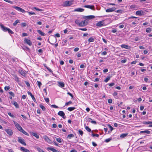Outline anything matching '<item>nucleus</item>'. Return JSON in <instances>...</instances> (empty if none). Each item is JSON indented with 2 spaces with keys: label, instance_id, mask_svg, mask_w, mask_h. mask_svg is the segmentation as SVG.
Here are the masks:
<instances>
[{
  "label": "nucleus",
  "instance_id": "052dcab7",
  "mask_svg": "<svg viewBox=\"0 0 152 152\" xmlns=\"http://www.w3.org/2000/svg\"><path fill=\"white\" fill-rule=\"evenodd\" d=\"M92 136L93 137L96 136L98 137H99V135L98 134H92Z\"/></svg>",
  "mask_w": 152,
  "mask_h": 152
},
{
  "label": "nucleus",
  "instance_id": "4c0bfd02",
  "mask_svg": "<svg viewBox=\"0 0 152 152\" xmlns=\"http://www.w3.org/2000/svg\"><path fill=\"white\" fill-rule=\"evenodd\" d=\"M151 31V28H146V31L147 33H150Z\"/></svg>",
  "mask_w": 152,
  "mask_h": 152
},
{
  "label": "nucleus",
  "instance_id": "a19ab883",
  "mask_svg": "<svg viewBox=\"0 0 152 152\" xmlns=\"http://www.w3.org/2000/svg\"><path fill=\"white\" fill-rule=\"evenodd\" d=\"M9 34H14V32L10 28H8L7 31Z\"/></svg>",
  "mask_w": 152,
  "mask_h": 152
},
{
  "label": "nucleus",
  "instance_id": "412c9836",
  "mask_svg": "<svg viewBox=\"0 0 152 152\" xmlns=\"http://www.w3.org/2000/svg\"><path fill=\"white\" fill-rule=\"evenodd\" d=\"M20 149L22 151H23L24 152H29L28 150L26 149L23 147H21Z\"/></svg>",
  "mask_w": 152,
  "mask_h": 152
},
{
  "label": "nucleus",
  "instance_id": "09e8293b",
  "mask_svg": "<svg viewBox=\"0 0 152 152\" xmlns=\"http://www.w3.org/2000/svg\"><path fill=\"white\" fill-rule=\"evenodd\" d=\"M123 11L122 10H119L116 11L115 12L117 13H121Z\"/></svg>",
  "mask_w": 152,
  "mask_h": 152
},
{
  "label": "nucleus",
  "instance_id": "e433bc0d",
  "mask_svg": "<svg viewBox=\"0 0 152 152\" xmlns=\"http://www.w3.org/2000/svg\"><path fill=\"white\" fill-rule=\"evenodd\" d=\"M85 128L88 132H91V129L88 126H86Z\"/></svg>",
  "mask_w": 152,
  "mask_h": 152
},
{
  "label": "nucleus",
  "instance_id": "8fccbe9b",
  "mask_svg": "<svg viewBox=\"0 0 152 152\" xmlns=\"http://www.w3.org/2000/svg\"><path fill=\"white\" fill-rule=\"evenodd\" d=\"M51 107L56 108H58V107L55 104H53L51 105Z\"/></svg>",
  "mask_w": 152,
  "mask_h": 152
},
{
  "label": "nucleus",
  "instance_id": "9b49d317",
  "mask_svg": "<svg viewBox=\"0 0 152 152\" xmlns=\"http://www.w3.org/2000/svg\"><path fill=\"white\" fill-rule=\"evenodd\" d=\"M95 18V17L94 15H89L84 16L83 18L86 19H91L93 18Z\"/></svg>",
  "mask_w": 152,
  "mask_h": 152
},
{
  "label": "nucleus",
  "instance_id": "603ef678",
  "mask_svg": "<svg viewBox=\"0 0 152 152\" xmlns=\"http://www.w3.org/2000/svg\"><path fill=\"white\" fill-rule=\"evenodd\" d=\"M46 68H47V69L50 72H52L53 71H52L50 69L49 67L45 66Z\"/></svg>",
  "mask_w": 152,
  "mask_h": 152
},
{
  "label": "nucleus",
  "instance_id": "ddd939ff",
  "mask_svg": "<svg viewBox=\"0 0 152 152\" xmlns=\"http://www.w3.org/2000/svg\"><path fill=\"white\" fill-rule=\"evenodd\" d=\"M58 85L59 86L61 87H64L65 84L63 82H58Z\"/></svg>",
  "mask_w": 152,
  "mask_h": 152
},
{
  "label": "nucleus",
  "instance_id": "6ab92c4d",
  "mask_svg": "<svg viewBox=\"0 0 152 152\" xmlns=\"http://www.w3.org/2000/svg\"><path fill=\"white\" fill-rule=\"evenodd\" d=\"M44 138V139L48 143H50L51 142V140L47 136H45Z\"/></svg>",
  "mask_w": 152,
  "mask_h": 152
},
{
  "label": "nucleus",
  "instance_id": "864d4df0",
  "mask_svg": "<svg viewBox=\"0 0 152 152\" xmlns=\"http://www.w3.org/2000/svg\"><path fill=\"white\" fill-rule=\"evenodd\" d=\"M27 24L25 23H21V26L23 27H25L26 26Z\"/></svg>",
  "mask_w": 152,
  "mask_h": 152
},
{
  "label": "nucleus",
  "instance_id": "6e6552de",
  "mask_svg": "<svg viewBox=\"0 0 152 152\" xmlns=\"http://www.w3.org/2000/svg\"><path fill=\"white\" fill-rule=\"evenodd\" d=\"M14 123L16 127L20 131V130L22 129V128L21 126L17 122H14Z\"/></svg>",
  "mask_w": 152,
  "mask_h": 152
},
{
  "label": "nucleus",
  "instance_id": "774afa93",
  "mask_svg": "<svg viewBox=\"0 0 152 152\" xmlns=\"http://www.w3.org/2000/svg\"><path fill=\"white\" fill-rule=\"evenodd\" d=\"M51 39L53 40L54 42H56L57 40L56 39V38H55L54 37H53L52 38H51Z\"/></svg>",
  "mask_w": 152,
  "mask_h": 152
},
{
  "label": "nucleus",
  "instance_id": "13d9d810",
  "mask_svg": "<svg viewBox=\"0 0 152 152\" xmlns=\"http://www.w3.org/2000/svg\"><path fill=\"white\" fill-rule=\"evenodd\" d=\"M114 85H115V83H109L108 84V85L109 86H110V87L113 86Z\"/></svg>",
  "mask_w": 152,
  "mask_h": 152
},
{
  "label": "nucleus",
  "instance_id": "dca6fc26",
  "mask_svg": "<svg viewBox=\"0 0 152 152\" xmlns=\"http://www.w3.org/2000/svg\"><path fill=\"white\" fill-rule=\"evenodd\" d=\"M28 94L31 96V97L32 99L34 101V102H36V100L35 99V98H34V95H33L32 94H31V93L29 92V91H28Z\"/></svg>",
  "mask_w": 152,
  "mask_h": 152
},
{
  "label": "nucleus",
  "instance_id": "69168bd1",
  "mask_svg": "<svg viewBox=\"0 0 152 152\" xmlns=\"http://www.w3.org/2000/svg\"><path fill=\"white\" fill-rule=\"evenodd\" d=\"M55 36L57 37H60V35L58 33H57L55 35Z\"/></svg>",
  "mask_w": 152,
  "mask_h": 152
},
{
  "label": "nucleus",
  "instance_id": "c85d7f7f",
  "mask_svg": "<svg viewBox=\"0 0 152 152\" xmlns=\"http://www.w3.org/2000/svg\"><path fill=\"white\" fill-rule=\"evenodd\" d=\"M75 109V108L74 107H69L67 108L68 110L71 111L74 110Z\"/></svg>",
  "mask_w": 152,
  "mask_h": 152
},
{
  "label": "nucleus",
  "instance_id": "1a4fd4ad",
  "mask_svg": "<svg viewBox=\"0 0 152 152\" xmlns=\"http://www.w3.org/2000/svg\"><path fill=\"white\" fill-rule=\"evenodd\" d=\"M116 9L115 7L110 8L106 10V12H112L115 10Z\"/></svg>",
  "mask_w": 152,
  "mask_h": 152
},
{
  "label": "nucleus",
  "instance_id": "20e7f679",
  "mask_svg": "<svg viewBox=\"0 0 152 152\" xmlns=\"http://www.w3.org/2000/svg\"><path fill=\"white\" fill-rule=\"evenodd\" d=\"M24 41L25 43L27 44L29 46H31L32 45L31 41L29 39L25 38Z\"/></svg>",
  "mask_w": 152,
  "mask_h": 152
},
{
  "label": "nucleus",
  "instance_id": "58836bf2",
  "mask_svg": "<svg viewBox=\"0 0 152 152\" xmlns=\"http://www.w3.org/2000/svg\"><path fill=\"white\" fill-rule=\"evenodd\" d=\"M74 137V135L73 134H69L68 135L67 138L70 139L72 137Z\"/></svg>",
  "mask_w": 152,
  "mask_h": 152
},
{
  "label": "nucleus",
  "instance_id": "7ed1b4c3",
  "mask_svg": "<svg viewBox=\"0 0 152 152\" xmlns=\"http://www.w3.org/2000/svg\"><path fill=\"white\" fill-rule=\"evenodd\" d=\"M18 141L19 143H21L24 145H26V143L24 142V140L22 139L20 137H18Z\"/></svg>",
  "mask_w": 152,
  "mask_h": 152
},
{
  "label": "nucleus",
  "instance_id": "7c9ffc66",
  "mask_svg": "<svg viewBox=\"0 0 152 152\" xmlns=\"http://www.w3.org/2000/svg\"><path fill=\"white\" fill-rule=\"evenodd\" d=\"M39 106L42 109L43 111H45L46 110L45 108L42 105L40 104L39 105Z\"/></svg>",
  "mask_w": 152,
  "mask_h": 152
},
{
  "label": "nucleus",
  "instance_id": "c756f323",
  "mask_svg": "<svg viewBox=\"0 0 152 152\" xmlns=\"http://www.w3.org/2000/svg\"><path fill=\"white\" fill-rule=\"evenodd\" d=\"M14 77L15 78V80L17 82H18L20 81L19 78L16 75H14Z\"/></svg>",
  "mask_w": 152,
  "mask_h": 152
},
{
  "label": "nucleus",
  "instance_id": "f03ea898",
  "mask_svg": "<svg viewBox=\"0 0 152 152\" xmlns=\"http://www.w3.org/2000/svg\"><path fill=\"white\" fill-rule=\"evenodd\" d=\"M13 7L16 10L21 12L24 13L26 12L25 11L24 9L20 7L17 6H13Z\"/></svg>",
  "mask_w": 152,
  "mask_h": 152
},
{
  "label": "nucleus",
  "instance_id": "f3484780",
  "mask_svg": "<svg viewBox=\"0 0 152 152\" xmlns=\"http://www.w3.org/2000/svg\"><path fill=\"white\" fill-rule=\"evenodd\" d=\"M121 47L122 48H124L128 49H129L130 48V46L125 44L122 45H121Z\"/></svg>",
  "mask_w": 152,
  "mask_h": 152
},
{
  "label": "nucleus",
  "instance_id": "a211bd4d",
  "mask_svg": "<svg viewBox=\"0 0 152 152\" xmlns=\"http://www.w3.org/2000/svg\"><path fill=\"white\" fill-rule=\"evenodd\" d=\"M87 121L94 124H96V123L95 121H93L92 119L90 118H88Z\"/></svg>",
  "mask_w": 152,
  "mask_h": 152
},
{
  "label": "nucleus",
  "instance_id": "bf43d9fd",
  "mask_svg": "<svg viewBox=\"0 0 152 152\" xmlns=\"http://www.w3.org/2000/svg\"><path fill=\"white\" fill-rule=\"evenodd\" d=\"M38 84L39 88H40L41 86L42 85V83L41 82L37 81Z\"/></svg>",
  "mask_w": 152,
  "mask_h": 152
},
{
  "label": "nucleus",
  "instance_id": "4468645a",
  "mask_svg": "<svg viewBox=\"0 0 152 152\" xmlns=\"http://www.w3.org/2000/svg\"><path fill=\"white\" fill-rule=\"evenodd\" d=\"M1 27L2 30L4 32L7 31L9 28H8L7 27L4 26L2 25H1Z\"/></svg>",
  "mask_w": 152,
  "mask_h": 152
},
{
  "label": "nucleus",
  "instance_id": "5fc2aeb1",
  "mask_svg": "<svg viewBox=\"0 0 152 152\" xmlns=\"http://www.w3.org/2000/svg\"><path fill=\"white\" fill-rule=\"evenodd\" d=\"M27 12L29 14V15H30L36 14L34 12Z\"/></svg>",
  "mask_w": 152,
  "mask_h": 152
},
{
  "label": "nucleus",
  "instance_id": "de8ad7c7",
  "mask_svg": "<svg viewBox=\"0 0 152 152\" xmlns=\"http://www.w3.org/2000/svg\"><path fill=\"white\" fill-rule=\"evenodd\" d=\"M79 134L81 136H82L83 134V132L82 130H79L78 131Z\"/></svg>",
  "mask_w": 152,
  "mask_h": 152
},
{
  "label": "nucleus",
  "instance_id": "37998d69",
  "mask_svg": "<svg viewBox=\"0 0 152 152\" xmlns=\"http://www.w3.org/2000/svg\"><path fill=\"white\" fill-rule=\"evenodd\" d=\"M5 1L7 2L10 4H12L13 3V2L10 1V0H4Z\"/></svg>",
  "mask_w": 152,
  "mask_h": 152
},
{
  "label": "nucleus",
  "instance_id": "72a5a7b5",
  "mask_svg": "<svg viewBox=\"0 0 152 152\" xmlns=\"http://www.w3.org/2000/svg\"><path fill=\"white\" fill-rule=\"evenodd\" d=\"M110 78L111 77L110 76H107L106 79L104 80V82L106 83L107 82L108 80L110 79Z\"/></svg>",
  "mask_w": 152,
  "mask_h": 152
},
{
  "label": "nucleus",
  "instance_id": "3c124183",
  "mask_svg": "<svg viewBox=\"0 0 152 152\" xmlns=\"http://www.w3.org/2000/svg\"><path fill=\"white\" fill-rule=\"evenodd\" d=\"M10 87L9 86H6L4 87V89L6 91H7L10 89Z\"/></svg>",
  "mask_w": 152,
  "mask_h": 152
},
{
  "label": "nucleus",
  "instance_id": "b1692460",
  "mask_svg": "<svg viewBox=\"0 0 152 152\" xmlns=\"http://www.w3.org/2000/svg\"><path fill=\"white\" fill-rule=\"evenodd\" d=\"M37 32L40 35H41L42 36H45V33L44 32H42L41 30H38L37 31Z\"/></svg>",
  "mask_w": 152,
  "mask_h": 152
},
{
  "label": "nucleus",
  "instance_id": "f8f14e48",
  "mask_svg": "<svg viewBox=\"0 0 152 152\" xmlns=\"http://www.w3.org/2000/svg\"><path fill=\"white\" fill-rule=\"evenodd\" d=\"M46 149L48 151H52L53 152H57V150H56L54 148L51 147H48Z\"/></svg>",
  "mask_w": 152,
  "mask_h": 152
},
{
  "label": "nucleus",
  "instance_id": "c03bdc74",
  "mask_svg": "<svg viewBox=\"0 0 152 152\" xmlns=\"http://www.w3.org/2000/svg\"><path fill=\"white\" fill-rule=\"evenodd\" d=\"M72 102L71 101H69L67 102H66L65 104V105H67L69 104H72Z\"/></svg>",
  "mask_w": 152,
  "mask_h": 152
},
{
  "label": "nucleus",
  "instance_id": "f704fd0d",
  "mask_svg": "<svg viewBox=\"0 0 152 152\" xmlns=\"http://www.w3.org/2000/svg\"><path fill=\"white\" fill-rule=\"evenodd\" d=\"M37 151H38L39 152H44V151L42 150L39 147H37L36 148Z\"/></svg>",
  "mask_w": 152,
  "mask_h": 152
},
{
  "label": "nucleus",
  "instance_id": "393cba45",
  "mask_svg": "<svg viewBox=\"0 0 152 152\" xmlns=\"http://www.w3.org/2000/svg\"><path fill=\"white\" fill-rule=\"evenodd\" d=\"M84 10L83 9L81 8H78L75 10V11L77 12H82L84 11Z\"/></svg>",
  "mask_w": 152,
  "mask_h": 152
},
{
  "label": "nucleus",
  "instance_id": "f257e3e1",
  "mask_svg": "<svg viewBox=\"0 0 152 152\" xmlns=\"http://www.w3.org/2000/svg\"><path fill=\"white\" fill-rule=\"evenodd\" d=\"M74 0H70L66 1L63 2V6L64 7H68L73 4Z\"/></svg>",
  "mask_w": 152,
  "mask_h": 152
},
{
  "label": "nucleus",
  "instance_id": "cd10ccee",
  "mask_svg": "<svg viewBox=\"0 0 152 152\" xmlns=\"http://www.w3.org/2000/svg\"><path fill=\"white\" fill-rule=\"evenodd\" d=\"M26 135H28V134L26 132L25 130H24L23 129L20 131Z\"/></svg>",
  "mask_w": 152,
  "mask_h": 152
},
{
  "label": "nucleus",
  "instance_id": "e2e57ef3",
  "mask_svg": "<svg viewBox=\"0 0 152 152\" xmlns=\"http://www.w3.org/2000/svg\"><path fill=\"white\" fill-rule=\"evenodd\" d=\"M67 94L69 95L72 98H73V96L69 92H68Z\"/></svg>",
  "mask_w": 152,
  "mask_h": 152
},
{
  "label": "nucleus",
  "instance_id": "6e6d98bb",
  "mask_svg": "<svg viewBox=\"0 0 152 152\" xmlns=\"http://www.w3.org/2000/svg\"><path fill=\"white\" fill-rule=\"evenodd\" d=\"M111 140V139L110 138H108V139H106L105 140V142H109V141H110Z\"/></svg>",
  "mask_w": 152,
  "mask_h": 152
},
{
  "label": "nucleus",
  "instance_id": "a18cd8bd",
  "mask_svg": "<svg viewBox=\"0 0 152 152\" xmlns=\"http://www.w3.org/2000/svg\"><path fill=\"white\" fill-rule=\"evenodd\" d=\"M144 124H152V122L150 121H148L147 122H145L143 123Z\"/></svg>",
  "mask_w": 152,
  "mask_h": 152
},
{
  "label": "nucleus",
  "instance_id": "680f3d73",
  "mask_svg": "<svg viewBox=\"0 0 152 152\" xmlns=\"http://www.w3.org/2000/svg\"><path fill=\"white\" fill-rule=\"evenodd\" d=\"M25 83L26 84V85L27 86L29 87L30 86V84H29V83L28 82L25 81Z\"/></svg>",
  "mask_w": 152,
  "mask_h": 152
},
{
  "label": "nucleus",
  "instance_id": "79ce46f5",
  "mask_svg": "<svg viewBox=\"0 0 152 152\" xmlns=\"http://www.w3.org/2000/svg\"><path fill=\"white\" fill-rule=\"evenodd\" d=\"M108 126L110 129L111 131V132L113 129V128L110 124L108 125Z\"/></svg>",
  "mask_w": 152,
  "mask_h": 152
},
{
  "label": "nucleus",
  "instance_id": "ea45409f",
  "mask_svg": "<svg viewBox=\"0 0 152 152\" xmlns=\"http://www.w3.org/2000/svg\"><path fill=\"white\" fill-rule=\"evenodd\" d=\"M57 141L59 143H61L62 142L61 139V138H57L56 139Z\"/></svg>",
  "mask_w": 152,
  "mask_h": 152
},
{
  "label": "nucleus",
  "instance_id": "473e14b6",
  "mask_svg": "<svg viewBox=\"0 0 152 152\" xmlns=\"http://www.w3.org/2000/svg\"><path fill=\"white\" fill-rule=\"evenodd\" d=\"M13 104L15 106V107L17 108H19V105H18V104L16 102H14L13 103Z\"/></svg>",
  "mask_w": 152,
  "mask_h": 152
},
{
  "label": "nucleus",
  "instance_id": "0e129e2a",
  "mask_svg": "<svg viewBox=\"0 0 152 152\" xmlns=\"http://www.w3.org/2000/svg\"><path fill=\"white\" fill-rule=\"evenodd\" d=\"M86 67V66L84 65L83 64H81L80 66V67L81 68H83L84 67Z\"/></svg>",
  "mask_w": 152,
  "mask_h": 152
},
{
  "label": "nucleus",
  "instance_id": "c9c22d12",
  "mask_svg": "<svg viewBox=\"0 0 152 152\" xmlns=\"http://www.w3.org/2000/svg\"><path fill=\"white\" fill-rule=\"evenodd\" d=\"M94 39L93 37H90L88 39V41L90 42H93L94 41Z\"/></svg>",
  "mask_w": 152,
  "mask_h": 152
},
{
  "label": "nucleus",
  "instance_id": "338daca9",
  "mask_svg": "<svg viewBox=\"0 0 152 152\" xmlns=\"http://www.w3.org/2000/svg\"><path fill=\"white\" fill-rule=\"evenodd\" d=\"M108 102L109 103H111L112 102V100L111 99H108Z\"/></svg>",
  "mask_w": 152,
  "mask_h": 152
},
{
  "label": "nucleus",
  "instance_id": "2eb2a0df",
  "mask_svg": "<svg viewBox=\"0 0 152 152\" xmlns=\"http://www.w3.org/2000/svg\"><path fill=\"white\" fill-rule=\"evenodd\" d=\"M84 7L89 8L92 10H93L94 8V5H85L84 6Z\"/></svg>",
  "mask_w": 152,
  "mask_h": 152
},
{
  "label": "nucleus",
  "instance_id": "a878e982",
  "mask_svg": "<svg viewBox=\"0 0 152 152\" xmlns=\"http://www.w3.org/2000/svg\"><path fill=\"white\" fill-rule=\"evenodd\" d=\"M128 135L127 133H123L120 135V137L121 138H124L126 137Z\"/></svg>",
  "mask_w": 152,
  "mask_h": 152
},
{
  "label": "nucleus",
  "instance_id": "4be33fe9",
  "mask_svg": "<svg viewBox=\"0 0 152 152\" xmlns=\"http://www.w3.org/2000/svg\"><path fill=\"white\" fill-rule=\"evenodd\" d=\"M31 134L35 136L37 139H39V136L36 133H34L33 132H32L31 133Z\"/></svg>",
  "mask_w": 152,
  "mask_h": 152
},
{
  "label": "nucleus",
  "instance_id": "aec40b11",
  "mask_svg": "<svg viewBox=\"0 0 152 152\" xmlns=\"http://www.w3.org/2000/svg\"><path fill=\"white\" fill-rule=\"evenodd\" d=\"M142 11L138 10V11H137L136 12V14L137 15L140 16L142 15Z\"/></svg>",
  "mask_w": 152,
  "mask_h": 152
},
{
  "label": "nucleus",
  "instance_id": "5701e85b",
  "mask_svg": "<svg viewBox=\"0 0 152 152\" xmlns=\"http://www.w3.org/2000/svg\"><path fill=\"white\" fill-rule=\"evenodd\" d=\"M151 133V132L148 130H146L144 131H141L140 132V133H145L147 134H149Z\"/></svg>",
  "mask_w": 152,
  "mask_h": 152
},
{
  "label": "nucleus",
  "instance_id": "423d86ee",
  "mask_svg": "<svg viewBox=\"0 0 152 152\" xmlns=\"http://www.w3.org/2000/svg\"><path fill=\"white\" fill-rule=\"evenodd\" d=\"M7 133L10 136H12L13 134L12 130L10 129H7L5 130Z\"/></svg>",
  "mask_w": 152,
  "mask_h": 152
},
{
  "label": "nucleus",
  "instance_id": "9d476101",
  "mask_svg": "<svg viewBox=\"0 0 152 152\" xmlns=\"http://www.w3.org/2000/svg\"><path fill=\"white\" fill-rule=\"evenodd\" d=\"M104 20L100 21L97 22L96 24V26L99 27H101L104 24Z\"/></svg>",
  "mask_w": 152,
  "mask_h": 152
},
{
  "label": "nucleus",
  "instance_id": "2f4dec72",
  "mask_svg": "<svg viewBox=\"0 0 152 152\" xmlns=\"http://www.w3.org/2000/svg\"><path fill=\"white\" fill-rule=\"evenodd\" d=\"M19 23V20H17L13 23V25L14 26H16L17 23Z\"/></svg>",
  "mask_w": 152,
  "mask_h": 152
},
{
  "label": "nucleus",
  "instance_id": "0eeeda50",
  "mask_svg": "<svg viewBox=\"0 0 152 152\" xmlns=\"http://www.w3.org/2000/svg\"><path fill=\"white\" fill-rule=\"evenodd\" d=\"M87 24V22H86V20H84L80 22L79 26H86Z\"/></svg>",
  "mask_w": 152,
  "mask_h": 152
},
{
  "label": "nucleus",
  "instance_id": "39448f33",
  "mask_svg": "<svg viewBox=\"0 0 152 152\" xmlns=\"http://www.w3.org/2000/svg\"><path fill=\"white\" fill-rule=\"evenodd\" d=\"M58 114L59 115L62 117L64 119H65L66 118V117L64 116L65 114V113H64V112L63 111H59L58 113Z\"/></svg>",
  "mask_w": 152,
  "mask_h": 152
},
{
  "label": "nucleus",
  "instance_id": "49530a36",
  "mask_svg": "<svg viewBox=\"0 0 152 152\" xmlns=\"http://www.w3.org/2000/svg\"><path fill=\"white\" fill-rule=\"evenodd\" d=\"M9 94L11 95V96H12L13 97L14 96V93L12 92V91H10L9 92Z\"/></svg>",
  "mask_w": 152,
  "mask_h": 152
},
{
  "label": "nucleus",
  "instance_id": "4d7b16f0",
  "mask_svg": "<svg viewBox=\"0 0 152 152\" xmlns=\"http://www.w3.org/2000/svg\"><path fill=\"white\" fill-rule=\"evenodd\" d=\"M75 23L76 24H78V25H79L80 22L79 20H77L75 21Z\"/></svg>",
  "mask_w": 152,
  "mask_h": 152
},
{
  "label": "nucleus",
  "instance_id": "bb28decb",
  "mask_svg": "<svg viewBox=\"0 0 152 152\" xmlns=\"http://www.w3.org/2000/svg\"><path fill=\"white\" fill-rule=\"evenodd\" d=\"M19 73L22 75L24 76L25 75L26 73L25 72L22 70H19Z\"/></svg>",
  "mask_w": 152,
  "mask_h": 152
}]
</instances>
